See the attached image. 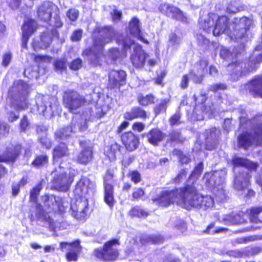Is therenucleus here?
I'll use <instances>...</instances> for the list:
<instances>
[{
    "mask_svg": "<svg viewBox=\"0 0 262 262\" xmlns=\"http://www.w3.org/2000/svg\"><path fill=\"white\" fill-rule=\"evenodd\" d=\"M93 35L92 45L83 50L82 55L83 57L94 55L98 58L104 46L112 42L114 38L118 45L122 46L125 52L130 50L132 45L135 44L130 37L118 33L111 25L96 26L93 30Z\"/></svg>",
    "mask_w": 262,
    "mask_h": 262,
    "instance_id": "obj_1",
    "label": "nucleus"
},
{
    "mask_svg": "<svg viewBox=\"0 0 262 262\" xmlns=\"http://www.w3.org/2000/svg\"><path fill=\"white\" fill-rule=\"evenodd\" d=\"M262 62V52L255 57L250 56L245 60L236 59L227 65V71L233 81L255 72L258 64Z\"/></svg>",
    "mask_w": 262,
    "mask_h": 262,
    "instance_id": "obj_2",
    "label": "nucleus"
},
{
    "mask_svg": "<svg viewBox=\"0 0 262 262\" xmlns=\"http://www.w3.org/2000/svg\"><path fill=\"white\" fill-rule=\"evenodd\" d=\"M230 19L226 15L211 13L200 23V28L207 33L212 31L213 35L217 37L230 30Z\"/></svg>",
    "mask_w": 262,
    "mask_h": 262,
    "instance_id": "obj_3",
    "label": "nucleus"
},
{
    "mask_svg": "<svg viewBox=\"0 0 262 262\" xmlns=\"http://www.w3.org/2000/svg\"><path fill=\"white\" fill-rule=\"evenodd\" d=\"M120 245L118 238H111L104 243L102 247L94 249L92 255L103 262L116 261L119 257V250L117 246Z\"/></svg>",
    "mask_w": 262,
    "mask_h": 262,
    "instance_id": "obj_4",
    "label": "nucleus"
},
{
    "mask_svg": "<svg viewBox=\"0 0 262 262\" xmlns=\"http://www.w3.org/2000/svg\"><path fill=\"white\" fill-rule=\"evenodd\" d=\"M42 189V183L40 182L33 187L30 191L29 202L35 204V208L36 211L30 209V218L34 220L35 218L37 220L41 219L47 222L50 226L54 224L53 219L49 215V212L44 209L42 204L38 202V196Z\"/></svg>",
    "mask_w": 262,
    "mask_h": 262,
    "instance_id": "obj_5",
    "label": "nucleus"
},
{
    "mask_svg": "<svg viewBox=\"0 0 262 262\" xmlns=\"http://www.w3.org/2000/svg\"><path fill=\"white\" fill-rule=\"evenodd\" d=\"M29 85L23 80L13 82L9 90L11 98L16 102L15 110L21 111L28 108V97L29 95Z\"/></svg>",
    "mask_w": 262,
    "mask_h": 262,
    "instance_id": "obj_6",
    "label": "nucleus"
},
{
    "mask_svg": "<svg viewBox=\"0 0 262 262\" xmlns=\"http://www.w3.org/2000/svg\"><path fill=\"white\" fill-rule=\"evenodd\" d=\"M201 199L202 194L199 192L195 182L187 183L181 187L180 201L185 209H200Z\"/></svg>",
    "mask_w": 262,
    "mask_h": 262,
    "instance_id": "obj_7",
    "label": "nucleus"
},
{
    "mask_svg": "<svg viewBox=\"0 0 262 262\" xmlns=\"http://www.w3.org/2000/svg\"><path fill=\"white\" fill-rule=\"evenodd\" d=\"M90 187L89 180L85 177H82L76 183L74 192L76 198L75 205L76 212L82 213V216L86 215L89 203L85 195L88 193Z\"/></svg>",
    "mask_w": 262,
    "mask_h": 262,
    "instance_id": "obj_8",
    "label": "nucleus"
},
{
    "mask_svg": "<svg viewBox=\"0 0 262 262\" xmlns=\"http://www.w3.org/2000/svg\"><path fill=\"white\" fill-rule=\"evenodd\" d=\"M115 171L114 168H108L106 169L103 176V200L104 202L111 208H112L115 202Z\"/></svg>",
    "mask_w": 262,
    "mask_h": 262,
    "instance_id": "obj_9",
    "label": "nucleus"
},
{
    "mask_svg": "<svg viewBox=\"0 0 262 262\" xmlns=\"http://www.w3.org/2000/svg\"><path fill=\"white\" fill-rule=\"evenodd\" d=\"M62 103L69 112L74 113L77 110L86 105L88 101L76 91L68 90L63 93Z\"/></svg>",
    "mask_w": 262,
    "mask_h": 262,
    "instance_id": "obj_10",
    "label": "nucleus"
},
{
    "mask_svg": "<svg viewBox=\"0 0 262 262\" xmlns=\"http://www.w3.org/2000/svg\"><path fill=\"white\" fill-rule=\"evenodd\" d=\"M253 135L247 131L239 134L237 137V144L239 147L247 150L254 141L257 146H262V123L257 124L253 129Z\"/></svg>",
    "mask_w": 262,
    "mask_h": 262,
    "instance_id": "obj_11",
    "label": "nucleus"
},
{
    "mask_svg": "<svg viewBox=\"0 0 262 262\" xmlns=\"http://www.w3.org/2000/svg\"><path fill=\"white\" fill-rule=\"evenodd\" d=\"M181 190V187H175L171 190H164L152 198L151 200L158 207L167 208L170 205L174 204L177 199L180 200Z\"/></svg>",
    "mask_w": 262,
    "mask_h": 262,
    "instance_id": "obj_12",
    "label": "nucleus"
},
{
    "mask_svg": "<svg viewBox=\"0 0 262 262\" xmlns=\"http://www.w3.org/2000/svg\"><path fill=\"white\" fill-rule=\"evenodd\" d=\"M42 198L43 205L49 212L60 215H63L66 212L67 206L64 205L62 198L48 193L44 194Z\"/></svg>",
    "mask_w": 262,
    "mask_h": 262,
    "instance_id": "obj_13",
    "label": "nucleus"
},
{
    "mask_svg": "<svg viewBox=\"0 0 262 262\" xmlns=\"http://www.w3.org/2000/svg\"><path fill=\"white\" fill-rule=\"evenodd\" d=\"M127 76L126 72L123 70H111L108 73L106 89L116 92L120 91L121 87L126 83Z\"/></svg>",
    "mask_w": 262,
    "mask_h": 262,
    "instance_id": "obj_14",
    "label": "nucleus"
},
{
    "mask_svg": "<svg viewBox=\"0 0 262 262\" xmlns=\"http://www.w3.org/2000/svg\"><path fill=\"white\" fill-rule=\"evenodd\" d=\"M59 248L62 251L66 252L65 257L69 262L77 261L82 250L79 240L72 242H61L59 244Z\"/></svg>",
    "mask_w": 262,
    "mask_h": 262,
    "instance_id": "obj_15",
    "label": "nucleus"
},
{
    "mask_svg": "<svg viewBox=\"0 0 262 262\" xmlns=\"http://www.w3.org/2000/svg\"><path fill=\"white\" fill-rule=\"evenodd\" d=\"M245 85L247 86L244 92L246 96L249 95L254 98H262V75H255Z\"/></svg>",
    "mask_w": 262,
    "mask_h": 262,
    "instance_id": "obj_16",
    "label": "nucleus"
},
{
    "mask_svg": "<svg viewBox=\"0 0 262 262\" xmlns=\"http://www.w3.org/2000/svg\"><path fill=\"white\" fill-rule=\"evenodd\" d=\"M24 149L21 144L17 143L6 147L3 153L0 154V163H14Z\"/></svg>",
    "mask_w": 262,
    "mask_h": 262,
    "instance_id": "obj_17",
    "label": "nucleus"
},
{
    "mask_svg": "<svg viewBox=\"0 0 262 262\" xmlns=\"http://www.w3.org/2000/svg\"><path fill=\"white\" fill-rule=\"evenodd\" d=\"M73 181V177L68 174L67 172L59 173L56 174L52 180V189L59 191H67Z\"/></svg>",
    "mask_w": 262,
    "mask_h": 262,
    "instance_id": "obj_18",
    "label": "nucleus"
},
{
    "mask_svg": "<svg viewBox=\"0 0 262 262\" xmlns=\"http://www.w3.org/2000/svg\"><path fill=\"white\" fill-rule=\"evenodd\" d=\"M79 144L81 149L77 154L75 161L77 164L86 165L91 163L94 158L93 147L86 146L87 142L85 140H80Z\"/></svg>",
    "mask_w": 262,
    "mask_h": 262,
    "instance_id": "obj_19",
    "label": "nucleus"
},
{
    "mask_svg": "<svg viewBox=\"0 0 262 262\" xmlns=\"http://www.w3.org/2000/svg\"><path fill=\"white\" fill-rule=\"evenodd\" d=\"M159 10L162 14L167 17H171L175 20L184 21L186 19L183 12L173 5L166 3L161 4L159 7Z\"/></svg>",
    "mask_w": 262,
    "mask_h": 262,
    "instance_id": "obj_20",
    "label": "nucleus"
},
{
    "mask_svg": "<svg viewBox=\"0 0 262 262\" xmlns=\"http://www.w3.org/2000/svg\"><path fill=\"white\" fill-rule=\"evenodd\" d=\"M120 137L121 143L127 151L132 152L138 148L140 144L139 137L132 131L125 132Z\"/></svg>",
    "mask_w": 262,
    "mask_h": 262,
    "instance_id": "obj_21",
    "label": "nucleus"
},
{
    "mask_svg": "<svg viewBox=\"0 0 262 262\" xmlns=\"http://www.w3.org/2000/svg\"><path fill=\"white\" fill-rule=\"evenodd\" d=\"M148 56L142 46L137 43L134 47L133 52L130 54V61L135 68L141 69L144 66Z\"/></svg>",
    "mask_w": 262,
    "mask_h": 262,
    "instance_id": "obj_22",
    "label": "nucleus"
},
{
    "mask_svg": "<svg viewBox=\"0 0 262 262\" xmlns=\"http://www.w3.org/2000/svg\"><path fill=\"white\" fill-rule=\"evenodd\" d=\"M37 29L36 21L31 18L25 21L21 27L22 34L21 47L24 49H27L28 42L30 37L34 34Z\"/></svg>",
    "mask_w": 262,
    "mask_h": 262,
    "instance_id": "obj_23",
    "label": "nucleus"
},
{
    "mask_svg": "<svg viewBox=\"0 0 262 262\" xmlns=\"http://www.w3.org/2000/svg\"><path fill=\"white\" fill-rule=\"evenodd\" d=\"M55 6L50 2H43L36 10L37 18L43 22H48L51 18L52 11Z\"/></svg>",
    "mask_w": 262,
    "mask_h": 262,
    "instance_id": "obj_24",
    "label": "nucleus"
},
{
    "mask_svg": "<svg viewBox=\"0 0 262 262\" xmlns=\"http://www.w3.org/2000/svg\"><path fill=\"white\" fill-rule=\"evenodd\" d=\"M148 142L154 146H158L159 143L163 142L166 137V134L163 131L158 128L155 127L150 129L146 134Z\"/></svg>",
    "mask_w": 262,
    "mask_h": 262,
    "instance_id": "obj_25",
    "label": "nucleus"
},
{
    "mask_svg": "<svg viewBox=\"0 0 262 262\" xmlns=\"http://www.w3.org/2000/svg\"><path fill=\"white\" fill-rule=\"evenodd\" d=\"M78 124L77 119H72L69 124L59 129L55 133V139L58 140H62L70 137L72 133L75 132L76 127Z\"/></svg>",
    "mask_w": 262,
    "mask_h": 262,
    "instance_id": "obj_26",
    "label": "nucleus"
},
{
    "mask_svg": "<svg viewBox=\"0 0 262 262\" xmlns=\"http://www.w3.org/2000/svg\"><path fill=\"white\" fill-rule=\"evenodd\" d=\"M148 118L147 112L141 106H134L123 114V118L126 120L132 121L135 119H141L145 120Z\"/></svg>",
    "mask_w": 262,
    "mask_h": 262,
    "instance_id": "obj_27",
    "label": "nucleus"
},
{
    "mask_svg": "<svg viewBox=\"0 0 262 262\" xmlns=\"http://www.w3.org/2000/svg\"><path fill=\"white\" fill-rule=\"evenodd\" d=\"M128 31L129 33L134 37L142 42L148 45L149 41L143 36L142 33L139 20L136 17H133L128 23Z\"/></svg>",
    "mask_w": 262,
    "mask_h": 262,
    "instance_id": "obj_28",
    "label": "nucleus"
},
{
    "mask_svg": "<svg viewBox=\"0 0 262 262\" xmlns=\"http://www.w3.org/2000/svg\"><path fill=\"white\" fill-rule=\"evenodd\" d=\"M122 148L121 145L114 142L105 147L104 155L110 161H113L116 160L117 155L121 152Z\"/></svg>",
    "mask_w": 262,
    "mask_h": 262,
    "instance_id": "obj_29",
    "label": "nucleus"
},
{
    "mask_svg": "<svg viewBox=\"0 0 262 262\" xmlns=\"http://www.w3.org/2000/svg\"><path fill=\"white\" fill-rule=\"evenodd\" d=\"M69 155V149L66 143L60 142L53 149L52 156L54 160L60 159Z\"/></svg>",
    "mask_w": 262,
    "mask_h": 262,
    "instance_id": "obj_30",
    "label": "nucleus"
},
{
    "mask_svg": "<svg viewBox=\"0 0 262 262\" xmlns=\"http://www.w3.org/2000/svg\"><path fill=\"white\" fill-rule=\"evenodd\" d=\"M232 163L234 166L243 167L249 170H256L258 166V164L256 162L241 157H236L233 159Z\"/></svg>",
    "mask_w": 262,
    "mask_h": 262,
    "instance_id": "obj_31",
    "label": "nucleus"
},
{
    "mask_svg": "<svg viewBox=\"0 0 262 262\" xmlns=\"http://www.w3.org/2000/svg\"><path fill=\"white\" fill-rule=\"evenodd\" d=\"M49 162V156L46 154L36 155L31 162V165L36 168H41L47 166Z\"/></svg>",
    "mask_w": 262,
    "mask_h": 262,
    "instance_id": "obj_32",
    "label": "nucleus"
},
{
    "mask_svg": "<svg viewBox=\"0 0 262 262\" xmlns=\"http://www.w3.org/2000/svg\"><path fill=\"white\" fill-rule=\"evenodd\" d=\"M248 218L251 223H258L262 222L258 216L262 212V206H253L246 210Z\"/></svg>",
    "mask_w": 262,
    "mask_h": 262,
    "instance_id": "obj_33",
    "label": "nucleus"
},
{
    "mask_svg": "<svg viewBox=\"0 0 262 262\" xmlns=\"http://www.w3.org/2000/svg\"><path fill=\"white\" fill-rule=\"evenodd\" d=\"M137 100L140 106L146 107L155 104L156 102V98L152 93L145 95L140 94L137 96Z\"/></svg>",
    "mask_w": 262,
    "mask_h": 262,
    "instance_id": "obj_34",
    "label": "nucleus"
},
{
    "mask_svg": "<svg viewBox=\"0 0 262 262\" xmlns=\"http://www.w3.org/2000/svg\"><path fill=\"white\" fill-rule=\"evenodd\" d=\"M128 214L132 217L145 218L149 215V212L142 209L140 206L136 205L130 209Z\"/></svg>",
    "mask_w": 262,
    "mask_h": 262,
    "instance_id": "obj_35",
    "label": "nucleus"
},
{
    "mask_svg": "<svg viewBox=\"0 0 262 262\" xmlns=\"http://www.w3.org/2000/svg\"><path fill=\"white\" fill-rule=\"evenodd\" d=\"M168 99H161L160 102L153 107V112L155 116H158L161 114H165L167 111V105L169 102Z\"/></svg>",
    "mask_w": 262,
    "mask_h": 262,
    "instance_id": "obj_36",
    "label": "nucleus"
},
{
    "mask_svg": "<svg viewBox=\"0 0 262 262\" xmlns=\"http://www.w3.org/2000/svg\"><path fill=\"white\" fill-rule=\"evenodd\" d=\"M185 141V138L182 136V134L180 131L177 130H172L168 134V138L167 143H176L182 144Z\"/></svg>",
    "mask_w": 262,
    "mask_h": 262,
    "instance_id": "obj_37",
    "label": "nucleus"
},
{
    "mask_svg": "<svg viewBox=\"0 0 262 262\" xmlns=\"http://www.w3.org/2000/svg\"><path fill=\"white\" fill-rule=\"evenodd\" d=\"M201 96L203 97L201 102H198L197 97L195 95L193 96L194 100L195 103V108L197 109L198 107H199L203 113H207L210 110V106L205 104V102L207 100V97H206V94H201Z\"/></svg>",
    "mask_w": 262,
    "mask_h": 262,
    "instance_id": "obj_38",
    "label": "nucleus"
},
{
    "mask_svg": "<svg viewBox=\"0 0 262 262\" xmlns=\"http://www.w3.org/2000/svg\"><path fill=\"white\" fill-rule=\"evenodd\" d=\"M200 209L207 210L212 208L214 205V201L213 198L210 195H202L201 199Z\"/></svg>",
    "mask_w": 262,
    "mask_h": 262,
    "instance_id": "obj_39",
    "label": "nucleus"
},
{
    "mask_svg": "<svg viewBox=\"0 0 262 262\" xmlns=\"http://www.w3.org/2000/svg\"><path fill=\"white\" fill-rule=\"evenodd\" d=\"M214 227L215 222H211L206 227V229L204 230L202 232L206 234H211L213 235L222 232H226L228 230L227 228L225 227H217L214 230L211 231V229L213 228Z\"/></svg>",
    "mask_w": 262,
    "mask_h": 262,
    "instance_id": "obj_40",
    "label": "nucleus"
},
{
    "mask_svg": "<svg viewBox=\"0 0 262 262\" xmlns=\"http://www.w3.org/2000/svg\"><path fill=\"white\" fill-rule=\"evenodd\" d=\"M203 179L205 180L207 186L211 187L216 184V177L214 173L212 171L205 172Z\"/></svg>",
    "mask_w": 262,
    "mask_h": 262,
    "instance_id": "obj_41",
    "label": "nucleus"
},
{
    "mask_svg": "<svg viewBox=\"0 0 262 262\" xmlns=\"http://www.w3.org/2000/svg\"><path fill=\"white\" fill-rule=\"evenodd\" d=\"M127 176L129 178L131 182L135 184L140 183L142 180L141 173L136 169L129 170L127 174Z\"/></svg>",
    "mask_w": 262,
    "mask_h": 262,
    "instance_id": "obj_42",
    "label": "nucleus"
},
{
    "mask_svg": "<svg viewBox=\"0 0 262 262\" xmlns=\"http://www.w3.org/2000/svg\"><path fill=\"white\" fill-rule=\"evenodd\" d=\"M204 169V165L203 162H200L195 167L194 169L191 171L190 174L189 176L187 181L188 182L189 180L191 179L193 177H196L198 179L199 177H200Z\"/></svg>",
    "mask_w": 262,
    "mask_h": 262,
    "instance_id": "obj_43",
    "label": "nucleus"
},
{
    "mask_svg": "<svg viewBox=\"0 0 262 262\" xmlns=\"http://www.w3.org/2000/svg\"><path fill=\"white\" fill-rule=\"evenodd\" d=\"M67 60L64 58L57 59L54 62V69L60 72L67 70Z\"/></svg>",
    "mask_w": 262,
    "mask_h": 262,
    "instance_id": "obj_44",
    "label": "nucleus"
},
{
    "mask_svg": "<svg viewBox=\"0 0 262 262\" xmlns=\"http://www.w3.org/2000/svg\"><path fill=\"white\" fill-rule=\"evenodd\" d=\"M145 190L141 187H136L134 189L132 196L134 201L141 199L145 195Z\"/></svg>",
    "mask_w": 262,
    "mask_h": 262,
    "instance_id": "obj_45",
    "label": "nucleus"
},
{
    "mask_svg": "<svg viewBox=\"0 0 262 262\" xmlns=\"http://www.w3.org/2000/svg\"><path fill=\"white\" fill-rule=\"evenodd\" d=\"M30 125L29 120L26 115L22 116L19 123L20 132H25L27 130Z\"/></svg>",
    "mask_w": 262,
    "mask_h": 262,
    "instance_id": "obj_46",
    "label": "nucleus"
},
{
    "mask_svg": "<svg viewBox=\"0 0 262 262\" xmlns=\"http://www.w3.org/2000/svg\"><path fill=\"white\" fill-rule=\"evenodd\" d=\"M55 7L57 9V13L53 17V26L55 28H60L62 27L63 24L61 20L59 9L56 6Z\"/></svg>",
    "mask_w": 262,
    "mask_h": 262,
    "instance_id": "obj_47",
    "label": "nucleus"
},
{
    "mask_svg": "<svg viewBox=\"0 0 262 262\" xmlns=\"http://www.w3.org/2000/svg\"><path fill=\"white\" fill-rule=\"evenodd\" d=\"M187 174V169L184 168L181 169L176 177L173 179V182L175 184H179L184 179H185Z\"/></svg>",
    "mask_w": 262,
    "mask_h": 262,
    "instance_id": "obj_48",
    "label": "nucleus"
},
{
    "mask_svg": "<svg viewBox=\"0 0 262 262\" xmlns=\"http://www.w3.org/2000/svg\"><path fill=\"white\" fill-rule=\"evenodd\" d=\"M79 13L78 10L75 8H70L66 13L67 16L71 21H76L79 16Z\"/></svg>",
    "mask_w": 262,
    "mask_h": 262,
    "instance_id": "obj_49",
    "label": "nucleus"
},
{
    "mask_svg": "<svg viewBox=\"0 0 262 262\" xmlns=\"http://www.w3.org/2000/svg\"><path fill=\"white\" fill-rule=\"evenodd\" d=\"M227 89V85L223 83H216L210 85L208 88L209 91L216 92L218 91H224Z\"/></svg>",
    "mask_w": 262,
    "mask_h": 262,
    "instance_id": "obj_50",
    "label": "nucleus"
},
{
    "mask_svg": "<svg viewBox=\"0 0 262 262\" xmlns=\"http://www.w3.org/2000/svg\"><path fill=\"white\" fill-rule=\"evenodd\" d=\"M181 117V115L180 112H176L174 114H173L169 119V123L171 126H173L174 125H179L181 124V122L180 121V119Z\"/></svg>",
    "mask_w": 262,
    "mask_h": 262,
    "instance_id": "obj_51",
    "label": "nucleus"
},
{
    "mask_svg": "<svg viewBox=\"0 0 262 262\" xmlns=\"http://www.w3.org/2000/svg\"><path fill=\"white\" fill-rule=\"evenodd\" d=\"M7 6L13 10L18 9L21 4V0H4Z\"/></svg>",
    "mask_w": 262,
    "mask_h": 262,
    "instance_id": "obj_52",
    "label": "nucleus"
},
{
    "mask_svg": "<svg viewBox=\"0 0 262 262\" xmlns=\"http://www.w3.org/2000/svg\"><path fill=\"white\" fill-rule=\"evenodd\" d=\"M82 60L80 58L73 60L69 66L70 69L73 71H77L82 67Z\"/></svg>",
    "mask_w": 262,
    "mask_h": 262,
    "instance_id": "obj_53",
    "label": "nucleus"
},
{
    "mask_svg": "<svg viewBox=\"0 0 262 262\" xmlns=\"http://www.w3.org/2000/svg\"><path fill=\"white\" fill-rule=\"evenodd\" d=\"M151 244L158 245L164 242V238L160 234L149 235Z\"/></svg>",
    "mask_w": 262,
    "mask_h": 262,
    "instance_id": "obj_54",
    "label": "nucleus"
},
{
    "mask_svg": "<svg viewBox=\"0 0 262 262\" xmlns=\"http://www.w3.org/2000/svg\"><path fill=\"white\" fill-rule=\"evenodd\" d=\"M83 31L81 29H78L74 30L71 36V40L72 41H79L81 39L82 36Z\"/></svg>",
    "mask_w": 262,
    "mask_h": 262,
    "instance_id": "obj_55",
    "label": "nucleus"
},
{
    "mask_svg": "<svg viewBox=\"0 0 262 262\" xmlns=\"http://www.w3.org/2000/svg\"><path fill=\"white\" fill-rule=\"evenodd\" d=\"M226 254L230 257L241 258L244 255L243 252L239 250H229L226 252Z\"/></svg>",
    "mask_w": 262,
    "mask_h": 262,
    "instance_id": "obj_56",
    "label": "nucleus"
},
{
    "mask_svg": "<svg viewBox=\"0 0 262 262\" xmlns=\"http://www.w3.org/2000/svg\"><path fill=\"white\" fill-rule=\"evenodd\" d=\"M10 132V126L6 123H0V138L8 135Z\"/></svg>",
    "mask_w": 262,
    "mask_h": 262,
    "instance_id": "obj_57",
    "label": "nucleus"
},
{
    "mask_svg": "<svg viewBox=\"0 0 262 262\" xmlns=\"http://www.w3.org/2000/svg\"><path fill=\"white\" fill-rule=\"evenodd\" d=\"M167 74L166 72L164 70L161 72L159 74H158L157 77L154 79L155 82L156 84L161 85L164 86V83L163 82L164 78Z\"/></svg>",
    "mask_w": 262,
    "mask_h": 262,
    "instance_id": "obj_58",
    "label": "nucleus"
},
{
    "mask_svg": "<svg viewBox=\"0 0 262 262\" xmlns=\"http://www.w3.org/2000/svg\"><path fill=\"white\" fill-rule=\"evenodd\" d=\"M189 77L188 75L186 74L183 75L180 83V88L183 90L187 88L189 85Z\"/></svg>",
    "mask_w": 262,
    "mask_h": 262,
    "instance_id": "obj_59",
    "label": "nucleus"
},
{
    "mask_svg": "<svg viewBox=\"0 0 262 262\" xmlns=\"http://www.w3.org/2000/svg\"><path fill=\"white\" fill-rule=\"evenodd\" d=\"M238 31L235 30L234 36L236 39H242L244 37L247 33V29L245 27H238Z\"/></svg>",
    "mask_w": 262,
    "mask_h": 262,
    "instance_id": "obj_60",
    "label": "nucleus"
},
{
    "mask_svg": "<svg viewBox=\"0 0 262 262\" xmlns=\"http://www.w3.org/2000/svg\"><path fill=\"white\" fill-rule=\"evenodd\" d=\"M36 105L38 114L44 115L47 109V107L44 102L41 101L40 102H37Z\"/></svg>",
    "mask_w": 262,
    "mask_h": 262,
    "instance_id": "obj_61",
    "label": "nucleus"
},
{
    "mask_svg": "<svg viewBox=\"0 0 262 262\" xmlns=\"http://www.w3.org/2000/svg\"><path fill=\"white\" fill-rule=\"evenodd\" d=\"M145 128V125L141 122L137 121L134 122L132 125V129L134 131L139 133L143 130Z\"/></svg>",
    "mask_w": 262,
    "mask_h": 262,
    "instance_id": "obj_62",
    "label": "nucleus"
},
{
    "mask_svg": "<svg viewBox=\"0 0 262 262\" xmlns=\"http://www.w3.org/2000/svg\"><path fill=\"white\" fill-rule=\"evenodd\" d=\"M262 251V248L258 246H252L248 250V253L254 256L259 254Z\"/></svg>",
    "mask_w": 262,
    "mask_h": 262,
    "instance_id": "obj_63",
    "label": "nucleus"
},
{
    "mask_svg": "<svg viewBox=\"0 0 262 262\" xmlns=\"http://www.w3.org/2000/svg\"><path fill=\"white\" fill-rule=\"evenodd\" d=\"M135 157L134 156H133V155L130 156L126 159H123L121 161V163L122 165L124 168H127L133 162V161L135 160Z\"/></svg>",
    "mask_w": 262,
    "mask_h": 262,
    "instance_id": "obj_64",
    "label": "nucleus"
}]
</instances>
